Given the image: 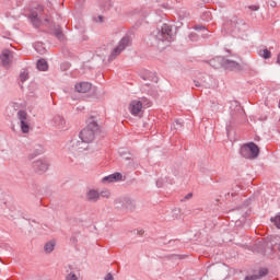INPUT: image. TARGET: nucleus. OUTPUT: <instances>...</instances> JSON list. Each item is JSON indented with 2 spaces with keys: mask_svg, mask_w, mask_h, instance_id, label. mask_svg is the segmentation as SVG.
<instances>
[{
  "mask_svg": "<svg viewBox=\"0 0 280 280\" xmlns=\"http://www.w3.org/2000/svg\"><path fill=\"white\" fill-rule=\"evenodd\" d=\"M100 130V125L93 118L88 121V126L79 132V140L72 139L68 144L71 154H82L89 150V144L95 141V132Z\"/></svg>",
  "mask_w": 280,
  "mask_h": 280,
  "instance_id": "nucleus-1",
  "label": "nucleus"
},
{
  "mask_svg": "<svg viewBox=\"0 0 280 280\" xmlns=\"http://www.w3.org/2000/svg\"><path fill=\"white\" fill-rule=\"evenodd\" d=\"M150 106H152V103L145 97L133 100L129 104V113H131L133 117H139L143 113V108H150Z\"/></svg>",
  "mask_w": 280,
  "mask_h": 280,
  "instance_id": "nucleus-2",
  "label": "nucleus"
},
{
  "mask_svg": "<svg viewBox=\"0 0 280 280\" xmlns=\"http://www.w3.org/2000/svg\"><path fill=\"white\" fill-rule=\"evenodd\" d=\"M153 34L159 43H172V40H174V35L172 34V26H170L168 24H163L161 30H158Z\"/></svg>",
  "mask_w": 280,
  "mask_h": 280,
  "instance_id": "nucleus-3",
  "label": "nucleus"
},
{
  "mask_svg": "<svg viewBox=\"0 0 280 280\" xmlns=\"http://www.w3.org/2000/svg\"><path fill=\"white\" fill-rule=\"evenodd\" d=\"M241 155L253 161L259 156V147L255 142H249L241 148Z\"/></svg>",
  "mask_w": 280,
  "mask_h": 280,
  "instance_id": "nucleus-4",
  "label": "nucleus"
},
{
  "mask_svg": "<svg viewBox=\"0 0 280 280\" xmlns=\"http://www.w3.org/2000/svg\"><path fill=\"white\" fill-rule=\"evenodd\" d=\"M128 46H130V37L125 36L120 39L118 45L114 48V50L109 55L108 60L109 61L115 60L117 56H119V54H121V51H124V49H126V47Z\"/></svg>",
  "mask_w": 280,
  "mask_h": 280,
  "instance_id": "nucleus-5",
  "label": "nucleus"
},
{
  "mask_svg": "<svg viewBox=\"0 0 280 280\" xmlns=\"http://www.w3.org/2000/svg\"><path fill=\"white\" fill-rule=\"evenodd\" d=\"M18 119L20 121L21 131L24 135H27V132H30V116L27 115V112L19 110L18 112Z\"/></svg>",
  "mask_w": 280,
  "mask_h": 280,
  "instance_id": "nucleus-6",
  "label": "nucleus"
},
{
  "mask_svg": "<svg viewBox=\"0 0 280 280\" xmlns=\"http://www.w3.org/2000/svg\"><path fill=\"white\" fill-rule=\"evenodd\" d=\"M33 170L37 174H45L49 170V162L46 159H39L33 162Z\"/></svg>",
  "mask_w": 280,
  "mask_h": 280,
  "instance_id": "nucleus-7",
  "label": "nucleus"
},
{
  "mask_svg": "<svg viewBox=\"0 0 280 280\" xmlns=\"http://www.w3.org/2000/svg\"><path fill=\"white\" fill-rule=\"evenodd\" d=\"M116 205H121V208L129 212H132L135 209H137V203L128 197L117 199Z\"/></svg>",
  "mask_w": 280,
  "mask_h": 280,
  "instance_id": "nucleus-8",
  "label": "nucleus"
},
{
  "mask_svg": "<svg viewBox=\"0 0 280 280\" xmlns=\"http://www.w3.org/2000/svg\"><path fill=\"white\" fill-rule=\"evenodd\" d=\"M51 124L57 130H67L68 128L67 120H65V117L60 115L54 116L51 119Z\"/></svg>",
  "mask_w": 280,
  "mask_h": 280,
  "instance_id": "nucleus-9",
  "label": "nucleus"
},
{
  "mask_svg": "<svg viewBox=\"0 0 280 280\" xmlns=\"http://www.w3.org/2000/svg\"><path fill=\"white\" fill-rule=\"evenodd\" d=\"M12 58H14V52L8 49L2 50L0 60L3 67H10L12 65Z\"/></svg>",
  "mask_w": 280,
  "mask_h": 280,
  "instance_id": "nucleus-10",
  "label": "nucleus"
},
{
  "mask_svg": "<svg viewBox=\"0 0 280 280\" xmlns=\"http://www.w3.org/2000/svg\"><path fill=\"white\" fill-rule=\"evenodd\" d=\"M240 23H242V21L237 19L230 20L224 24V28L228 30V32H237L240 30Z\"/></svg>",
  "mask_w": 280,
  "mask_h": 280,
  "instance_id": "nucleus-11",
  "label": "nucleus"
},
{
  "mask_svg": "<svg viewBox=\"0 0 280 280\" xmlns=\"http://www.w3.org/2000/svg\"><path fill=\"white\" fill-rule=\"evenodd\" d=\"M121 180H125L121 173H114L103 178V183H119Z\"/></svg>",
  "mask_w": 280,
  "mask_h": 280,
  "instance_id": "nucleus-12",
  "label": "nucleus"
},
{
  "mask_svg": "<svg viewBox=\"0 0 280 280\" xmlns=\"http://www.w3.org/2000/svg\"><path fill=\"white\" fill-rule=\"evenodd\" d=\"M74 89L78 93H89L92 89V84L90 82H80L74 85Z\"/></svg>",
  "mask_w": 280,
  "mask_h": 280,
  "instance_id": "nucleus-13",
  "label": "nucleus"
},
{
  "mask_svg": "<svg viewBox=\"0 0 280 280\" xmlns=\"http://www.w3.org/2000/svg\"><path fill=\"white\" fill-rule=\"evenodd\" d=\"M85 199L88 200V202H97V200H100V191L95 189H90L85 194Z\"/></svg>",
  "mask_w": 280,
  "mask_h": 280,
  "instance_id": "nucleus-14",
  "label": "nucleus"
},
{
  "mask_svg": "<svg viewBox=\"0 0 280 280\" xmlns=\"http://www.w3.org/2000/svg\"><path fill=\"white\" fill-rule=\"evenodd\" d=\"M224 69H230L233 71V69H240V63H237L234 60L223 59V66Z\"/></svg>",
  "mask_w": 280,
  "mask_h": 280,
  "instance_id": "nucleus-15",
  "label": "nucleus"
},
{
  "mask_svg": "<svg viewBox=\"0 0 280 280\" xmlns=\"http://www.w3.org/2000/svg\"><path fill=\"white\" fill-rule=\"evenodd\" d=\"M224 63V57H215L210 60V67H213V69H220V67H223Z\"/></svg>",
  "mask_w": 280,
  "mask_h": 280,
  "instance_id": "nucleus-16",
  "label": "nucleus"
},
{
  "mask_svg": "<svg viewBox=\"0 0 280 280\" xmlns=\"http://www.w3.org/2000/svg\"><path fill=\"white\" fill-rule=\"evenodd\" d=\"M30 19H31V22L33 23L34 27H40L43 22L40 21V19H38V13L32 12L30 14Z\"/></svg>",
  "mask_w": 280,
  "mask_h": 280,
  "instance_id": "nucleus-17",
  "label": "nucleus"
},
{
  "mask_svg": "<svg viewBox=\"0 0 280 280\" xmlns=\"http://www.w3.org/2000/svg\"><path fill=\"white\" fill-rule=\"evenodd\" d=\"M37 69L38 71H47V69H49V66L47 65V61L45 59H39L37 61Z\"/></svg>",
  "mask_w": 280,
  "mask_h": 280,
  "instance_id": "nucleus-18",
  "label": "nucleus"
},
{
  "mask_svg": "<svg viewBox=\"0 0 280 280\" xmlns=\"http://www.w3.org/2000/svg\"><path fill=\"white\" fill-rule=\"evenodd\" d=\"M258 56H260V58H265V60H268L272 58V52H270L268 48H265L262 50H259Z\"/></svg>",
  "mask_w": 280,
  "mask_h": 280,
  "instance_id": "nucleus-19",
  "label": "nucleus"
},
{
  "mask_svg": "<svg viewBox=\"0 0 280 280\" xmlns=\"http://www.w3.org/2000/svg\"><path fill=\"white\" fill-rule=\"evenodd\" d=\"M54 248H56V242H54V241L46 243L44 246L45 253H52Z\"/></svg>",
  "mask_w": 280,
  "mask_h": 280,
  "instance_id": "nucleus-20",
  "label": "nucleus"
},
{
  "mask_svg": "<svg viewBox=\"0 0 280 280\" xmlns=\"http://www.w3.org/2000/svg\"><path fill=\"white\" fill-rule=\"evenodd\" d=\"M26 80H30V73L27 71H23L20 73V82H26Z\"/></svg>",
  "mask_w": 280,
  "mask_h": 280,
  "instance_id": "nucleus-21",
  "label": "nucleus"
},
{
  "mask_svg": "<svg viewBox=\"0 0 280 280\" xmlns=\"http://www.w3.org/2000/svg\"><path fill=\"white\" fill-rule=\"evenodd\" d=\"M98 195H100V198H106V199H108V198H110V190L104 189V190H102L101 192H98Z\"/></svg>",
  "mask_w": 280,
  "mask_h": 280,
  "instance_id": "nucleus-22",
  "label": "nucleus"
},
{
  "mask_svg": "<svg viewBox=\"0 0 280 280\" xmlns=\"http://www.w3.org/2000/svg\"><path fill=\"white\" fill-rule=\"evenodd\" d=\"M10 211H11V213L8 214L9 218H16V215H19V210L16 208L11 207Z\"/></svg>",
  "mask_w": 280,
  "mask_h": 280,
  "instance_id": "nucleus-23",
  "label": "nucleus"
},
{
  "mask_svg": "<svg viewBox=\"0 0 280 280\" xmlns=\"http://www.w3.org/2000/svg\"><path fill=\"white\" fill-rule=\"evenodd\" d=\"M55 36L58 40H65V34H62V31L60 30L55 31Z\"/></svg>",
  "mask_w": 280,
  "mask_h": 280,
  "instance_id": "nucleus-24",
  "label": "nucleus"
},
{
  "mask_svg": "<svg viewBox=\"0 0 280 280\" xmlns=\"http://www.w3.org/2000/svg\"><path fill=\"white\" fill-rule=\"evenodd\" d=\"M266 275H268V270L266 268H261L259 269L257 277L261 279V277H266Z\"/></svg>",
  "mask_w": 280,
  "mask_h": 280,
  "instance_id": "nucleus-25",
  "label": "nucleus"
},
{
  "mask_svg": "<svg viewBox=\"0 0 280 280\" xmlns=\"http://www.w3.org/2000/svg\"><path fill=\"white\" fill-rule=\"evenodd\" d=\"M66 280H80V278L78 277V275L70 272L67 277Z\"/></svg>",
  "mask_w": 280,
  "mask_h": 280,
  "instance_id": "nucleus-26",
  "label": "nucleus"
},
{
  "mask_svg": "<svg viewBox=\"0 0 280 280\" xmlns=\"http://www.w3.org/2000/svg\"><path fill=\"white\" fill-rule=\"evenodd\" d=\"M145 77H143V80H154V73L147 71L144 72Z\"/></svg>",
  "mask_w": 280,
  "mask_h": 280,
  "instance_id": "nucleus-27",
  "label": "nucleus"
},
{
  "mask_svg": "<svg viewBox=\"0 0 280 280\" xmlns=\"http://www.w3.org/2000/svg\"><path fill=\"white\" fill-rule=\"evenodd\" d=\"M259 279V277L257 275H253V276H246L245 280H257Z\"/></svg>",
  "mask_w": 280,
  "mask_h": 280,
  "instance_id": "nucleus-28",
  "label": "nucleus"
},
{
  "mask_svg": "<svg viewBox=\"0 0 280 280\" xmlns=\"http://www.w3.org/2000/svg\"><path fill=\"white\" fill-rule=\"evenodd\" d=\"M248 10H252V12H257V10H259V5H249Z\"/></svg>",
  "mask_w": 280,
  "mask_h": 280,
  "instance_id": "nucleus-29",
  "label": "nucleus"
},
{
  "mask_svg": "<svg viewBox=\"0 0 280 280\" xmlns=\"http://www.w3.org/2000/svg\"><path fill=\"white\" fill-rule=\"evenodd\" d=\"M104 280H115V278L113 277V273H107Z\"/></svg>",
  "mask_w": 280,
  "mask_h": 280,
  "instance_id": "nucleus-30",
  "label": "nucleus"
},
{
  "mask_svg": "<svg viewBox=\"0 0 280 280\" xmlns=\"http://www.w3.org/2000/svg\"><path fill=\"white\" fill-rule=\"evenodd\" d=\"M190 198H194V194H188L184 197V200H189Z\"/></svg>",
  "mask_w": 280,
  "mask_h": 280,
  "instance_id": "nucleus-31",
  "label": "nucleus"
},
{
  "mask_svg": "<svg viewBox=\"0 0 280 280\" xmlns=\"http://www.w3.org/2000/svg\"><path fill=\"white\" fill-rule=\"evenodd\" d=\"M207 82V80H201V83L200 82H197L196 83V86H200L202 83Z\"/></svg>",
  "mask_w": 280,
  "mask_h": 280,
  "instance_id": "nucleus-32",
  "label": "nucleus"
},
{
  "mask_svg": "<svg viewBox=\"0 0 280 280\" xmlns=\"http://www.w3.org/2000/svg\"><path fill=\"white\" fill-rule=\"evenodd\" d=\"M189 38L190 40H194V38H196V34H190Z\"/></svg>",
  "mask_w": 280,
  "mask_h": 280,
  "instance_id": "nucleus-33",
  "label": "nucleus"
},
{
  "mask_svg": "<svg viewBox=\"0 0 280 280\" xmlns=\"http://www.w3.org/2000/svg\"><path fill=\"white\" fill-rule=\"evenodd\" d=\"M98 21H100V23H103L104 22V18L103 16H98Z\"/></svg>",
  "mask_w": 280,
  "mask_h": 280,
  "instance_id": "nucleus-34",
  "label": "nucleus"
},
{
  "mask_svg": "<svg viewBox=\"0 0 280 280\" xmlns=\"http://www.w3.org/2000/svg\"><path fill=\"white\" fill-rule=\"evenodd\" d=\"M196 30H205L202 26H197Z\"/></svg>",
  "mask_w": 280,
  "mask_h": 280,
  "instance_id": "nucleus-35",
  "label": "nucleus"
},
{
  "mask_svg": "<svg viewBox=\"0 0 280 280\" xmlns=\"http://www.w3.org/2000/svg\"><path fill=\"white\" fill-rule=\"evenodd\" d=\"M206 14H208V16H209V14H211L210 12H206Z\"/></svg>",
  "mask_w": 280,
  "mask_h": 280,
  "instance_id": "nucleus-36",
  "label": "nucleus"
},
{
  "mask_svg": "<svg viewBox=\"0 0 280 280\" xmlns=\"http://www.w3.org/2000/svg\"><path fill=\"white\" fill-rule=\"evenodd\" d=\"M203 78H209L208 75L203 77Z\"/></svg>",
  "mask_w": 280,
  "mask_h": 280,
  "instance_id": "nucleus-37",
  "label": "nucleus"
}]
</instances>
